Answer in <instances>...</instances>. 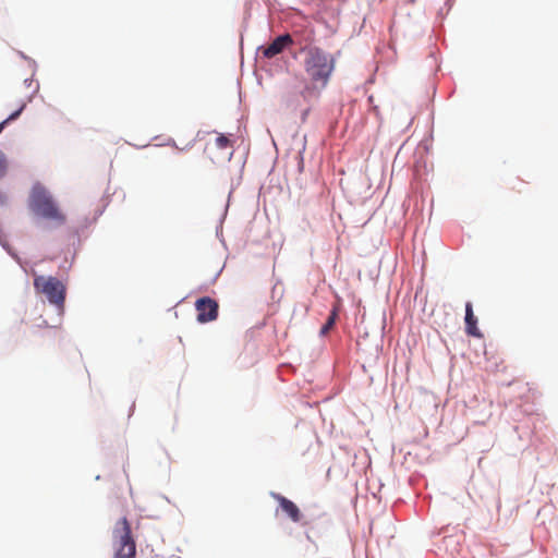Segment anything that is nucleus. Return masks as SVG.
I'll return each instance as SVG.
<instances>
[{
	"label": "nucleus",
	"mask_w": 558,
	"mask_h": 558,
	"mask_svg": "<svg viewBox=\"0 0 558 558\" xmlns=\"http://www.w3.org/2000/svg\"><path fill=\"white\" fill-rule=\"evenodd\" d=\"M34 289L37 294L44 295L59 312H63L66 287L60 279L52 276L35 275Z\"/></svg>",
	"instance_id": "nucleus-3"
},
{
	"label": "nucleus",
	"mask_w": 558,
	"mask_h": 558,
	"mask_svg": "<svg viewBox=\"0 0 558 558\" xmlns=\"http://www.w3.org/2000/svg\"><path fill=\"white\" fill-rule=\"evenodd\" d=\"M337 316H338L337 310L333 308L331 311L327 322L325 323V325L320 329V335L322 336L327 335L329 332V330L333 327V325L336 323V319H337Z\"/></svg>",
	"instance_id": "nucleus-10"
},
{
	"label": "nucleus",
	"mask_w": 558,
	"mask_h": 558,
	"mask_svg": "<svg viewBox=\"0 0 558 558\" xmlns=\"http://www.w3.org/2000/svg\"><path fill=\"white\" fill-rule=\"evenodd\" d=\"M217 148L225 149L228 147H232V142L223 134H219L215 142Z\"/></svg>",
	"instance_id": "nucleus-11"
},
{
	"label": "nucleus",
	"mask_w": 558,
	"mask_h": 558,
	"mask_svg": "<svg viewBox=\"0 0 558 558\" xmlns=\"http://www.w3.org/2000/svg\"><path fill=\"white\" fill-rule=\"evenodd\" d=\"M29 208L36 216L56 226H62L66 221L65 214L61 210L52 195L43 186L33 187L29 196Z\"/></svg>",
	"instance_id": "nucleus-2"
},
{
	"label": "nucleus",
	"mask_w": 558,
	"mask_h": 558,
	"mask_svg": "<svg viewBox=\"0 0 558 558\" xmlns=\"http://www.w3.org/2000/svg\"><path fill=\"white\" fill-rule=\"evenodd\" d=\"M113 558H135L136 545L131 524L124 517L116 522L112 530Z\"/></svg>",
	"instance_id": "nucleus-4"
},
{
	"label": "nucleus",
	"mask_w": 558,
	"mask_h": 558,
	"mask_svg": "<svg viewBox=\"0 0 558 558\" xmlns=\"http://www.w3.org/2000/svg\"><path fill=\"white\" fill-rule=\"evenodd\" d=\"M23 109H24V105H23V106H21V108H20L19 110H16V111H15V112H13L12 114H10V116L4 120V121H2V122L0 123V133L2 132V130H3L4 125H5L9 121H11V120H15V119L21 114V112L23 111Z\"/></svg>",
	"instance_id": "nucleus-12"
},
{
	"label": "nucleus",
	"mask_w": 558,
	"mask_h": 558,
	"mask_svg": "<svg viewBox=\"0 0 558 558\" xmlns=\"http://www.w3.org/2000/svg\"><path fill=\"white\" fill-rule=\"evenodd\" d=\"M197 311V322L205 324L215 320L218 317V303L209 298L204 296L195 302Z\"/></svg>",
	"instance_id": "nucleus-5"
},
{
	"label": "nucleus",
	"mask_w": 558,
	"mask_h": 558,
	"mask_svg": "<svg viewBox=\"0 0 558 558\" xmlns=\"http://www.w3.org/2000/svg\"><path fill=\"white\" fill-rule=\"evenodd\" d=\"M302 65L310 82V85L302 90V96L306 98L315 89L327 86L336 68V59L323 48H312L303 54Z\"/></svg>",
	"instance_id": "nucleus-1"
},
{
	"label": "nucleus",
	"mask_w": 558,
	"mask_h": 558,
	"mask_svg": "<svg viewBox=\"0 0 558 558\" xmlns=\"http://www.w3.org/2000/svg\"><path fill=\"white\" fill-rule=\"evenodd\" d=\"M292 44H294L293 37L290 34H283L276 37L268 46L262 47V53L265 58L271 59Z\"/></svg>",
	"instance_id": "nucleus-6"
},
{
	"label": "nucleus",
	"mask_w": 558,
	"mask_h": 558,
	"mask_svg": "<svg viewBox=\"0 0 558 558\" xmlns=\"http://www.w3.org/2000/svg\"><path fill=\"white\" fill-rule=\"evenodd\" d=\"M270 495L279 504L281 510L289 517L291 521L295 523L301 521V510L292 500L278 493H271Z\"/></svg>",
	"instance_id": "nucleus-8"
},
{
	"label": "nucleus",
	"mask_w": 558,
	"mask_h": 558,
	"mask_svg": "<svg viewBox=\"0 0 558 558\" xmlns=\"http://www.w3.org/2000/svg\"><path fill=\"white\" fill-rule=\"evenodd\" d=\"M294 39V43L300 47V52L305 54L308 49L319 48L318 46H314L315 41V31L313 27H305L301 31H295L293 35H291Z\"/></svg>",
	"instance_id": "nucleus-7"
},
{
	"label": "nucleus",
	"mask_w": 558,
	"mask_h": 558,
	"mask_svg": "<svg viewBox=\"0 0 558 558\" xmlns=\"http://www.w3.org/2000/svg\"><path fill=\"white\" fill-rule=\"evenodd\" d=\"M465 332L475 338H482L483 333L477 328V318L473 313V307L470 302L465 304Z\"/></svg>",
	"instance_id": "nucleus-9"
}]
</instances>
